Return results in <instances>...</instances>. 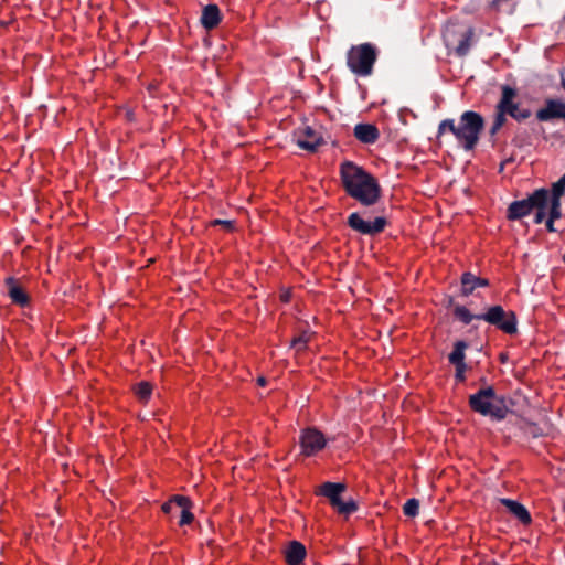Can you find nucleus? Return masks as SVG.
Masks as SVG:
<instances>
[{
	"label": "nucleus",
	"instance_id": "17",
	"mask_svg": "<svg viewBox=\"0 0 565 565\" xmlns=\"http://www.w3.org/2000/svg\"><path fill=\"white\" fill-rule=\"evenodd\" d=\"M354 137L366 145H373L380 137V131L375 125L358 124L353 129Z\"/></svg>",
	"mask_w": 565,
	"mask_h": 565
},
{
	"label": "nucleus",
	"instance_id": "8",
	"mask_svg": "<svg viewBox=\"0 0 565 565\" xmlns=\"http://www.w3.org/2000/svg\"><path fill=\"white\" fill-rule=\"evenodd\" d=\"M348 226L362 235L374 236L382 233L387 220L384 216H377L372 222L363 220L360 213L353 212L347 218Z\"/></svg>",
	"mask_w": 565,
	"mask_h": 565
},
{
	"label": "nucleus",
	"instance_id": "7",
	"mask_svg": "<svg viewBox=\"0 0 565 565\" xmlns=\"http://www.w3.org/2000/svg\"><path fill=\"white\" fill-rule=\"evenodd\" d=\"M545 199V189L541 188L535 190L526 199L513 201L507 211V217L510 221H518L524 216H527L534 211L535 205L543 204Z\"/></svg>",
	"mask_w": 565,
	"mask_h": 565
},
{
	"label": "nucleus",
	"instance_id": "20",
	"mask_svg": "<svg viewBox=\"0 0 565 565\" xmlns=\"http://www.w3.org/2000/svg\"><path fill=\"white\" fill-rule=\"evenodd\" d=\"M473 38H475L473 28H468L465 31L459 33L458 44L455 47V53L457 56L463 57L469 53L470 47L473 42Z\"/></svg>",
	"mask_w": 565,
	"mask_h": 565
},
{
	"label": "nucleus",
	"instance_id": "6",
	"mask_svg": "<svg viewBox=\"0 0 565 565\" xmlns=\"http://www.w3.org/2000/svg\"><path fill=\"white\" fill-rule=\"evenodd\" d=\"M344 491V483L328 481L320 486L318 494L326 497L338 513L349 515L358 510V504L354 500L342 501L341 493Z\"/></svg>",
	"mask_w": 565,
	"mask_h": 565
},
{
	"label": "nucleus",
	"instance_id": "37",
	"mask_svg": "<svg viewBox=\"0 0 565 565\" xmlns=\"http://www.w3.org/2000/svg\"><path fill=\"white\" fill-rule=\"evenodd\" d=\"M488 565H500V564L498 562H495V561H492Z\"/></svg>",
	"mask_w": 565,
	"mask_h": 565
},
{
	"label": "nucleus",
	"instance_id": "22",
	"mask_svg": "<svg viewBox=\"0 0 565 565\" xmlns=\"http://www.w3.org/2000/svg\"><path fill=\"white\" fill-rule=\"evenodd\" d=\"M454 316L463 324H470L472 320H478V315L471 313L465 306L456 305L454 307Z\"/></svg>",
	"mask_w": 565,
	"mask_h": 565
},
{
	"label": "nucleus",
	"instance_id": "24",
	"mask_svg": "<svg viewBox=\"0 0 565 565\" xmlns=\"http://www.w3.org/2000/svg\"><path fill=\"white\" fill-rule=\"evenodd\" d=\"M191 507H192V502H191L190 499H189V503L188 504L180 505V508H179V510H180L179 525L180 526L188 525V524H190L193 521L194 515L190 511Z\"/></svg>",
	"mask_w": 565,
	"mask_h": 565
},
{
	"label": "nucleus",
	"instance_id": "34",
	"mask_svg": "<svg viewBox=\"0 0 565 565\" xmlns=\"http://www.w3.org/2000/svg\"><path fill=\"white\" fill-rule=\"evenodd\" d=\"M257 383H258V385H260V386H265V385H266V379H265V377H263V376H260V377H258Z\"/></svg>",
	"mask_w": 565,
	"mask_h": 565
},
{
	"label": "nucleus",
	"instance_id": "18",
	"mask_svg": "<svg viewBox=\"0 0 565 565\" xmlns=\"http://www.w3.org/2000/svg\"><path fill=\"white\" fill-rule=\"evenodd\" d=\"M221 19L220 8L214 3H210L203 8L200 21L205 30H213L220 24Z\"/></svg>",
	"mask_w": 565,
	"mask_h": 565
},
{
	"label": "nucleus",
	"instance_id": "19",
	"mask_svg": "<svg viewBox=\"0 0 565 565\" xmlns=\"http://www.w3.org/2000/svg\"><path fill=\"white\" fill-rule=\"evenodd\" d=\"M500 503L505 507L509 512L514 515L522 524H530L532 518L527 509L518 501L512 499L502 498Z\"/></svg>",
	"mask_w": 565,
	"mask_h": 565
},
{
	"label": "nucleus",
	"instance_id": "21",
	"mask_svg": "<svg viewBox=\"0 0 565 565\" xmlns=\"http://www.w3.org/2000/svg\"><path fill=\"white\" fill-rule=\"evenodd\" d=\"M189 498L183 495H174L169 501L164 502L161 507L162 511L167 514H174L179 511L180 505L188 504Z\"/></svg>",
	"mask_w": 565,
	"mask_h": 565
},
{
	"label": "nucleus",
	"instance_id": "2",
	"mask_svg": "<svg viewBox=\"0 0 565 565\" xmlns=\"http://www.w3.org/2000/svg\"><path fill=\"white\" fill-rule=\"evenodd\" d=\"M484 124V119L479 113L466 110L460 115L458 122L450 118L441 120L438 125L437 137L440 138L446 132H451L466 151H471L479 142Z\"/></svg>",
	"mask_w": 565,
	"mask_h": 565
},
{
	"label": "nucleus",
	"instance_id": "36",
	"mask_svg": "<svg viewBox=\"0 0 565 565\" xmlns=\"http://www.w3.org/2000/svg\"><path fill=\"white\" fill-rule=\"evenodd\" d=\"M445 41H446L447 45H450L451 41L449 39V34L445 35Z\"/></svg>",
	"mask_w": 565,
	"mask_h": 565
},
{
	"label": "nucleus",
	"instance_id": "12",
	"mask_svg": "<svg viewBox=\"0 0 565 565\" xmlns=\"http://www.w3.org/2000/svg\"><path fill=\"white\" fill-rule=\"evenodd\" d=\"M299 148L309 152H316L323 143L322 137L310 126H306L296 132Z\"/></svg>",
	"mask_w": 565,
	"mask_h": 565
},
{
	"label": "nucleus",
	"instance_id": "10",
	"mask_svg": "<svg viewBox=\"0 0 565 565\" xmlns=\"http://www.w3.org/2000/svg\"><path fill=\"white\" fill-rule=\"evenodd\" d=\"M502 94L500 98V104H504V107L508 108L507 115L511 116L516 121L521 122L531 116V110L527 108L521 109L519 104L514 102L516 97V90L509 85L502 86Z\"/></svg>",
	"mask_w": 565,
	"mask_h": 565
},
{
	"label": "nucleus",
	"instance_id": "35",
	"mask_svg": "<svg viewBox=\"0 0 565 565\" xmlns=\"http://www.w3.org/2000/svg\"><path fill=\"white\" fill-rule=\"evenodd\" d=\"M480 383L483 385V387L488 386V385H487V379H486V377H481V379H480Z\"/></svg>",
	"mask_w": 565,
	"mask_h": 565
},
{
	"label": "nucleus",
	"instance_id": "15",
	"mask_svg": "<svg viewBox=\"0 0 565 565\" xmlns=\"http://www.w3.org/2000/svg\"><path fill=\"white\" fill-rule=\"evenodd\" d=\"M6 286L8 290V296L11 301L20 307H26L30 303V297L25 292V290L19 285V282L13 277H9L6 279Z\"/></svg>",
	"mask_w": 565,
	"mask_h": 565
},
{
	"label": "nucleus",
	"instance_id": "38",
	"mask_svg": "<svg viewBox=\"0 0 565 565\" xmlns=\"http://www.w3.org/2000/svg\"><path fill=\"white\" fill-rule=\"evenodd\" d=\"M454 302V299L450 297L449 300H448V305L451 306Z\"/></svg>",
	"mask_w": 565,
	"mask_h": 565
},
{
	"label": "nucleus",
	"instance_id": "33",
	"mask_svg": "<svg viewBox=\"0 0 565 565\" xmlns=\"http://www.w3.org/2000/svg\"><path fill=\"white\" fill-rule=\"evenodd\" d=\"M500 129H501V127L497 126L495 124H492V126L489 129L490 136L491 137L495 136Z\"/></svg>",
	"mask_w": 565,
	"mask_h": 565
},
{
	"label": "nucleus",
	"instance_id": "29",
	"mask_svg": "<svg viewBox=\"0 0 565 565\" xmlns=\"http://www.w3.org/2000/svg\"><path fill=\"white\" fill-rule=\"evenodd\" d=\"M565 193V173L552 185L551 198L561 199Z\"/></svg>",
	"mask_w": 565,
	"mask_h": 565
},
{
	"label": "nucleus",
	"instance_id": "5",
	"mask_svg": "<svg viewBox=\"0 0 565 565\" xmlns=\"http://www.w3.org/2000/svg\"><path fill=\"white\" fill-rule=\"evenodd\" d=\"M478 320H483L507 334L518 332V318L514 311L504 310L500 305L489 307L486 312L478 313Z\"/></svg>",
	"mask_w": 565,
	"mask_h": 565
},
{
	"label": "nucleus",
	"instance_id": "28",
	"mask_svg": "<svg viewBox=\"0 0 565 565\" xmlns=\"http://www.w3.org/2000/svg\"><path fill=\"white\" fill-rule=\"evenodd\" d=\"M310 339V335L306 332L301 333L300 335L294 338L291 340V348L296 349L297 352L303 351L307 348V343Z\"/></svg>",
	"mask_w": 565,
	"mask_h": 565
},
{
	"label": "nucleus",
	"instance_id": "13",
	"mask_svg": "<svg viewBox=\"0 0 565 565\" xmlns=\"http://www.w3.org/2000/svg\"><path fill=\"white\" fill-rule=\"evenodd\" d=\"M536 119L539 121L565 120V103L558 99H546L545 106L536 111Z\"/></svg>",
	"mask_w": 565,
	"mask_h": 565
},
{
	"label": "nucleus",
	"instance_id": "25",
	"mask_svg": "<svg viewBox=\"0 0 565 565\" xmlns=\"http://www.w3.org/2000/svg\"><path fill=\"white\" fill-rule=\"evenodd\" d=\"M548 200H550V192L545 189V199H544L542 206L535 205V209H534L536 211L535 215H534L535 224H541L545 220Z\"/></svg>",
	"mask_w": 565,
	"mask_h": 565
},
{
	"label": "nucleus",
	"instance_id": "11",
	"mask_svg": "<svg viewBox=\"0 0 565 565\" xmlns=\"http://www.w3.org/2000/svg\"><path fill=\"white\" fill-rule=\"evenodd\" d=\"M468 348V343L463 340L456 341L454 344V350L448 355L449 362L455 365L456 373L455 379L457 382H463L466 380V370L467 364L465 362L466 359V349Z\"/></svg>",
	"mask_w": 565,
	"mask_h": 565
},
{
	"label": "nucleus",
	"instance_id": "16",
	"mask_svg": "<svg viewBox=\"0 0 565 565\" xmlns=\"http://www.w3.org/2000/svg\"><path fill=\"white\" fill-rule=\"evenodd\" d=\"M307 555L306 547L299 541H291L284 551L285 561L288 565H300Z\"/></svg>",
	"mask_w": 565,
	"mask_h": 565
},
{
	"label": "nucleus",
	"instance_id": "14",
	"mask_svg": "<svg viewBox=\"0 0 565 565\" xmlns=\"http://www.w3.org/2000/svg\"><path fill=\"white\" fill-rule=\"evenodd\" d=\"M461 296H470L479 287H488L490 285L487 278L478 277L470 271H466L461 275Z\"/></svg>",
	"mask_w": 565,
	"mask_h": 565
},
{
	"label": "nucleus",
	"instance_id": "32",
	"mask_svg": "<svg viewBox=\"0 0 565 565\" xmlns=\"http://www.w3.org/2000/svg\"><path fill=\"white\" fill-rule=\"evenodd\" d=\"M554 221H555V220H552L550 216H548V218L546 220L545 225H546V230H547L548 232H555V231H556V230H555V227H554Z\"/></svg>",
	"mask_w": 565,
	"mask_h": 565
},
{
	"label": "nucleus",
	"instance_id": "30",
	"mask_svg": "<svg viewBox=\"0 0 565 565\" xmlns=\"http://www.w3.org/2000/svg\"><path fill=\"white\" fill-rule=\"evenodd\" d=\"M548 216L552 220H557L562 216L561 199L551 198Z\"/></svg>",
	"mask_w": 565,
	"mask_h": 565
},
{
	"label": "nucleus",
	"instance_id": "4",
	"mask_svg": "<svg viewBox=\"0 0 565 565\" xmlns=\"http://www.w3.org/2000/svg\"><path fill=\"white\" fill-rule=\"evenodd\" d=\"M377 60V49L372 43L352 45L347 53V65L350 71L362 77L370 76Z\"/></svg>",
	"mask_w": 565,
	"mask_h": 565
},
{
	"label": "nucleus",
	"instance_id": "23",
	"mask_svg": "<svg viewBox=\"0 0 565 565\" xmlns=\"http://www.w3.org/2000/svg\"><path fill=\"white\" fill-rule=\"evenodd\" d=\"M152 393V385L149 382H140L135 386V394L139 398V401L146 403Z\"/></svg>",
	"mask_w": 565,
	"mask_h": 565
},
{
	"label": "nucleus",
	"instance_id": "26",
	"mask_svg": "<svg viewBox=\"0 0 565 565\" xmlns=\"http://www.w3.org/2000/svg\"><path fill=\"white\" fill-rule=\"evenodd\" d=\"M403 513L409 518L417 516L419 513V500L415 498L408 499L403 505Z\"/></svg>",
	"mask_w": 565,
	"mask_h": 565
},
{
	"label": "nucleus",
	"instance_id": "27",
	"mask_svg": "<svg viewBox=\"0 0 565 565\" xmlns=\"http://www.w3.org/2000/svg\"><path fill=\"white\" fill-rule=\"evenodd\" d=\"M505 103L504 104H500V102L497 104L495 106V115H494V120H493V124H495L497 126L499 127H503L505 121H507V110H509L508 108L504 107Z\"/></svg>",
	"mask_w": 565,
	"mask_h": 565
},
{
	"label": "nucleus",
	"instance_id": "9",
	"mask_svg": "<svg viewBox=\"0 0 565 565\" xmlns=\"http://www.w3.org/2000/svg\"><path fill=\"white\" fill-rule=\"evenodd\" d=\"M299 444L301 454L311 457L326 447L327 440L324 435L316 427H308L301 430Z\"/></svg>",
	"mask_w": 565,
	"mask_h": 565
},
{
	"label": "nucleus",
	"instance_id": "1",
	"mask_svg": "<svg viewBox=\"0 0 565 565\" xmlns=\"http://www.w3.org/2000/svg\"><path fill=\"white\" fill-rule=\"evenodd\" d=\"M340 175L347 194L362 205L371 206L380 200L382 190L377 180L362 167L345 161L340 167Z\"/></svg>",
	"mask_w": 565,
	"mask_h": 565
},
{
	"label": "nucleus",
	"instance_id": "3",
	"mask_svg": "<svg viewBox=\"0 0 565 565\" xmlns=\"http://www.w3.org/2000/svg\"><path fill=\"white\" fill-rule=\"evenodd\" d=\"M493 401L503 403V398L498 397L493 386L481 387L469 396V407L482 416H491L497 420L504 419L508 414L507 406L493 404Z\"/></svg>",
	"mask_w": 565,
	"mask_h": 565
},
{
	"label": "nucleus",
	"instance_id": "31",
	"mask_svg": "<svg viewBox=\"0 0 565 565\" xmlns=\"http://www.w3.org/2000/svg\"><path fill=\"white\" fill-rule=\"evenodd\" d=\"M211 225L212 226H222L224 227L226 231H232L234 228V222L233 221H228V220H220V218H216L214 221L211 222Z\"/></svg>",
	"mask_w": 565,
	"mask_h": 565
}]
</instances>
